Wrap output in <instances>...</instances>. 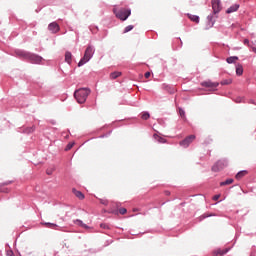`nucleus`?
<instances>
[{
  "mask_svg": "<svg viewBox=\"0 0 256 256\" xmlns=\"http://www.w3.org/2000/svg\"><path fill=\"white\" fill-rule=\"evenodd\" d=\"M91 90L87 88H80L74 92V97L77 103L83 104L87 101V97H89Z\"/></svg>",
  "mask_w": 256,
  "mask_h": 256,
  "instance_id": "obj_1",
  "label": "nucleus"
},
{
  "mask_svg": "<svg viewBox=\"0 0 256 256\" xmlns=\"http://www.w3.org/2000/svg\"><path fill=\"white\" fill-rule=\"evenodd\" d=\"M94 54H95V48H93V46L91 45H88L85 50L83 58L78 63V67H83L85 63H89V61H91V58L93 57Z\"/></svg>",
  "mask_w": 256,
  "mask_h": 256,
  "instance_id": "obj_2",
  "label": "nucleus"
},
{
  "mask_svg": "<svg viewBox=\"0 0 256 256\" xmlns=\"http://www.w3.org/2000/svg\"><path fill=\"white\" fill-rule=\"evenodd\" d=\"M113 12L117 19H120V21H127V19H129V16L131 15V10L127 8H121L118 11L117 9H114Z\"/></svg>",
  "mask_w": 256,
  "mask_h": 256,
  "instance_id": "obj_3",
  "label": "nucleus"
},
{
  "mask_svg": "<svg viewBox=\"0 0 256 256\" xmlns=\"http://www.w3.org/2000/svg\"><path fill=\"white\" fill-rule=\"evenodd\" d=\"M195 139V135H190L186 137L184 140L180 141L179 145L180 147H184V149H187L189 145H191V142Z\"/></svg>",
  "mask_w": 256,
  "mask_h": 256,
  "instance_id": "obj_4",
  "label": "nucleus"
},
{
  "mask_svg": "<svg viewBox=\"0 0 256 256\" xmlns=\"http://www.w3.org/2000/svg\"><path fill=\"white\" fill-rule=\"evenodd\" d=\"M212 9L215 14L221 11V0H212Z\"/></svg>",
  "mask_w": 256,
  "mask_h": 256,
  "instance_id": "obj_5",
  "label": "nucleus"
},
{
  "mask_svg": "<svg viewBox=\"0 0 256 256\" xmlns=\"http://www.w3.org/2000/svg\"><path fill=\"white\" fill-rule=\"evenodd\" d=\"M223 169H225V162L223 161H218L213 167H212V171H214L215 173L219 172V171H223Z\"/></svg>",
  "mask_w": 256,
  "mask_h": 256,
  "instance_id": "obj_6",
  "label": "nucleus"
},
{
  "mask_svg": "<svg viewBox=\"0 0 256 256\" xmlns=\"http://www.w3.org/2000/svg\"><path fill=\"white\" fill-rule=\"evenodd\" d=\"M48 29L49 31H51V33H58L59 24H57L56 22H52L48 25Z\"/></svg>",
  "mask_w": 256,
  "mask_h": 256,
  "instance_id": "obj_7",
  "label": "nucleus"
},
{
  "mask_svg": "<svg viewBox=\"0 0 256 256\" xmlns=\"http://www.w3.org/2000/svg\"><path fill=\"white\" fill-rule=\"evenodd\" d=\"M202 87H210L211 89H215V87H219V83L211 82V81H205V82H202Z\"/></svg>",
  "mask_w": 256,
  "mask_h": 256,
  "instance_id": "obj_8",
  "label": "nucleus"
},
{
  "mask_svg": "<svg viewBox=\"0 0 256 256\" xmlns=\"http://www.w3.org/2000/svg\"><path fill=\"white\" fill-rule=\"evenodd\" d=\"M72 193L75 195V197H77V199H80V201L85 199V194L75 188L72 189Z\"/></svg>",
  "mask_w": 256,
  "mask_h": 256,
  "instance_id": "obj_9",
  "label": "nucleus"
},
{
  "mask_svg": "<svg viewBox=\"0 0 256 256\" xmlns=\"http://www.w3.org/2000/svg\"><path fill=\"white\" fill-rule=\"evenodd\" d=\"M30 61L31 63H36L39 64L41 63V61H43V58L41 56H37V55H30Z\"/></svg>",
  "mask_w": 256,
  "mask_h": 256,
  "instance_id": "obj_10",
  "label": "nucleus"
},
{
  "mask_svg": "<svg viewBox=\"0 0 256 256\" xmlns=\"http://www.w3.org/2000/svg\"><path fill=\"white\" fill-rule=\"evenodd\" d=\"M238 10H239V4H234L226 10V13L231 14V13H235V11H238Z\"/></svg>",
  "mask_w": 256,
  "mask_h": 256,
  "instance_id": "obj_11",
  "label": "nucleus"
},
{
  "mask_svg": "<svg viewBox=\"0 0 256 256\" xmlns=\"http://www.w3.org/2000/svg\"><path fill=\"white\" fill-rule=\"evenodd\" d=\"M72 57H73V55L71 54V52H66L65 53V61L69 65H71Z\"/></svg>",
  "mask_w": 256,
  "mask_h": 256,
  "instance_id": "obj_12",
  "label": "nucleus"
},
{
  "mask_svg": "<svg viewBox=\"0 0 256 256\" xmlns=\"http://www.w3.org/2000/svg\"><path fill=\"white\" fill-rule=\"evenodd\" d=\"M229 250L228 249H225V250H221V249H218L214 252V256H223L225 255Z\"/></svg>",
  "mask_w": 256,
  "mask_h": 256,
  "instance_id": "obj_13",
  "label": "nucleus"
},
{
  "mask_svg": "<svg viewBox=\"0 0 256 256\" xmlns=\"http://www.w3.org/2000/svg\"><path fill=\"white\" fill-rule=\"evenodd\" d=\"M236 75H239V76L243 75V65L237 64V66H236Z\"/></svg>",
  "mask_w": 256,
  "mask_h": 256,
  "instance_id": "obj_14",
  "label": "nucleus"
},
{
  "mask_svg": "<svg viewBox=\"0 0 256 256\" xmlns=\"http://www.w3.org/2000/svg\"><path fill=\"white\" fill-rule=\"evenodd\" d=\"M153 137L156 141H158V143H166L167 142V140H165V138H163L157 134H154Z\"/></svg>",
  "mask_w": 256,
  "mask_h": 256,
  "instance_id": "obj_15",
  "label": "nucleus"
},
{
  "mask_svg": "<svg viewBox=\"0 0 256 256\" xmlns=\"http://www.w3.org/2000/svg\"><path fill=\"white\" fill-rule=\"evenodd\" d=\"M227 63L231 64V63H235V61H239V57L237 56H231V57H228L226 59Z\"/></svg>",
  "mask_w": 256,
  "mask_h": 256,
  "instance_id": "obj_16",
  "label": "nucleus"
},
{
  "mask_svg": "<svg viewBox=\"0 0 256 256\" xmlns=\"http://www.w3.org/2000/svg\"><path fill=\"white\" fill-rule=\"evenodd\" d=\"M245 175H247V171L246 170H243V171H240L236 174V179H243V177H245Z\"/></svg>",
  "mask_w": 256,
  "mask_h": 256,
  "instance_id": "obj_17",
  "label": "nucleus"
},
{
  "mask_svg": "<svg viewBox=\"0 0 256 256\" xmlns=\"http://www.w3.org/2000/svg\"><path fill=\"white\" fill-rule=\"evenodd\" d=\"M188 17H189V19L192 20L194 23H199V16L188 14Z\"/></svg>",
  "mask_w": 256,
  "mask_h": 256,
  "instance_id": "obj_18",
  "label": "nucleus"
},
{
  "mask_svg": "<svg viewBox=\"0 0 256 256\" xmlns=\"http://www.w3.org/2000/svg\"><path fill=\"white\" fill-rule=\"evenodd\" d=\"M117 77H121V72H112L110 74V79H117Z\"/></svg>",
  "mask_w": 256,
  "mask_h": 256,
  "instance_id": "obj_19",
  "label": "nucleus"
},
{
  "mask_svg": "<svg viewBox=\"0 0 256 256\" xmlns=\"http://www.w3.org/2000/svg\"><path fill=\"white\" fill-rule=\"evenodd\" d=\"M233 183V179H227L226 181H224V182H221L220 183V186L221 187H223V186H225V185H231Z\"/></svg>",
  "mask_w": 256,
  "mask_h": 256,
  "instance_id": "obj_20",
  "label": "nucleus"
},
{
  "mask_svg": "<svg viewBox=\"0 0 256 256\" xmlns=\"http://www.w3.org/2000/svg\"><path fill=\"white\" fill-rule=\"evenodd\" d=\"M149 117H151L149 112H143L141 115V119H143L144 121H147V119H149Z\"/></svg>",
  "mask_w": 256,
  "mask_h": 256,
  "instance_id": "obj_21",
  "label": "nucleus"
},
{
  "mask_svg": "<svg viewBox=\"0 0 256 256\" xmlns=\"http://www.w3.org/2000/svg\"><path fill=\"white\" fill-rule=\"evenodd\" d=\"M211 143H213V138L211 136H208L205 140H204V145H211Z\"/></svg>",
  "mask_w": 256,
  "mask_h": 256,
  "instance_id": "obj_22",
  "label": "nucleus"
},
{
  "mask_svg": "<svg viewBox=\"0 0 256 256\" xmlns=\"http://www.w3.org/2000/svg\"><path fill=\"white\" fill-rule=\"evenodd\" d=\"M45 227H48L49 229H55L57 227V224L46 222L44 223Z\"/></svg>",
  "mask_w": 256,
  "mask_h": 256,
  "instance_id": "obj_23",
  "label": "nucleus"
},
{
  "mask_svg": "<svg viewBox=\"0 0 256 256\" xmlns=\"http://www.w3.org/2000/svg\"><path fill=\"white\" fill-rule=\"evenodd\" d=\"M74 145H75L74 142L67 144V146H66V148H65V151H71V149H73V146H74Z\"/></svg>",
  "mask_w": 256,
  "mask_h": 256,
  "instance_id": "obj_24",
  "label": "nucleus"
},
{
  "mask_svg": "<svg viewBox=\"0 0 256 256\" xmlns=\"http://www.w3.org/2000/svg\"><path fill=\"white\" fill-rule=\"evenodd\" d=\"M76 225H80V227H84V229H87V225L84 224L81 220H76Z\"/></svg>",
  "mask_w": 256,
  "mask_h": 256,
  "instance_id": "obj_25",
  "label": "nucleus"
},
{
  "mask_svg": "<svg viewBox=\"0 0 256 256\" xmlns=\"http://www.w3.org/2000/svg\"><path fill=\"white\" fill-rule=\"evenodd\" d=\"M179 115H180V117H182V119H186L185 110H183L182 108H179Z\"/></svg>",
  "mask_w": 256,
  "mask_h": 256,
  "instance_id": "obj_26",
  "label": "nucleus"
},
{
  "mask_svg": "<svg viewBox=\"0 0 256 256\" xmlns=\"http://www.w3.org/2000/svg\"><path fill=\"white\" fill-rule=\"evenodd\" d=\"M129 31H133V25H129L124 29V33H129Z\"/></svg>",
  "mask_w": 256,
  "mask_h": 256,
  "instance_id": "obj_27",
  "label": "nucleus"
},
{
  "mask_svg": "<svg viewBox=\"0 0 256 256\" xmlns=\"http://www.w3.org/2000/svg\"><path fill=\"white\" fill-rule=\"evenodd\" d=\"M53 171H55V168H48V169L46 170V173H47L48 175H53Z\"/></svg>",
  "mask_w": 256,
  "mask_h": 256,
  "instance_id": "obj_28",
  "label": "nucleus"
},
{
  "mask_svg": "<svg viewBox=\"0 0 256 256\" xmlns=\"http://www.w3.org/2000/svg\"><path fill=\"white\" fill-rule=\"evenodd\" d=\"M33 131H35V126L26 129V133H33Z\"/></svg>",
  "mask_w": 256,
  "mask_h": 256,
  "instance_id": "obj_29",
  "label": "nucleus"
},
{
  "mask_svg": "<svg viewBox=\"0 0 256 256\" xmlns=\"http://www.w3.org/2000/svg\"><path fill=\"white\" fill-rule=\"evenodd\" d=\"M221 85H231V80H223Z\"/></svg>",
  "mask_w": 256,
  "mask_h": 256,
  "instance_id": "obj_30",
  "label": "nucleus"
},
{
  "mask_svg": "<svg viewBox=\"0 0 256 256\" xmlns=\"http://www.w3.org/2000/svg\"><path fill=\"white\" fill-rule=\"evenodd\" d=\"M119 213L120 215H125V213H127V210L125 208H120Z\"/></svg>",
  "mask_w": 256,
  "mask_h": 256,
  "instance_id": "obj_31",
  "label": "nucleus"
},
{
  "mask_svg": "<svg viewBox=\"0 0 256 256\" xmlns=\"http://www.w3.org/2000/svg\"><path fill=\"white\" fill-rule=\"evenodd\" d=\"M144 77H145L146 79H149V78L151 77V72H146V73L144 74Z\"/></svg>",
  "mask_w": 256,
  "mask_h": 256,
  "instance_id": "obj_32",
  "label": "nucleus"
},
{
  "mask_svg": "<svg viewBox=\"0 0 256 256\" xmlns=\"http://www.w3.org/2000/svg\"><path fill=\"white\" fill-rule=\"evenodd\" d=\"M100 203L102 204V205H108V201L107 200H103V199H101L100 200Z\"/></svg>",
  "mask_w": 256,
  "mask_h": 256,
  "instance_id": "obj_33",
  "label": "nucleus"
},
{
  "mask_svg": "<svg viewBox=\"0 0 256 256\" xmlns=\"http://www.w3.org/2000/svg\"><path fill=\"white\" fill-rule=\"evenodd\" d=\"M100 227H102V229H109V226H107V224H101Z\"/></svg>",
  "mask_w": 256,
  "mask_h": 256,
  "instance_id": "obj_34",
  "label": "nucleus"
},
{
  "mask_svg": "<svg viewBox=\"0 0 256 256\" xmlns=\"http://www.w3.org/2000/svg\"><path fill=\"white\" fill-rule=\"evenodd\" d=\"M219 197H221V195H215V196L213 197L214 201H219Z\"/></svg>",
  "mask_w": 256,
  "mask_h": 256,
  "instance_id": "obj_35",
  "label": "nucleus"
},
{
  "mask_svg": "<svg viewBox=\"0 0 256 256\" xmlns=\"http://www.w3.org/2000/svg\"><path fill=\"white\" fill-rule=\"evenodd\" d=\"M244 45H248L249 46V39H245L244 40Z\"/></svg>",
  "mask_w": 256,
  "mask_h": 256,
  "instance_id": "obj_36",
  "label": "nucleus"
},
{
  "mask_svg": "<svg viewBox=\"0 0 256 256\" xmlns=\"http://www.w3.org/2000/svg\"><path fill=\"white\" fill-rule=\"evenodd\" d=\"M251 48H252L253 53H256V46H252Z\"/></svg>",
  "mask_w": 256,
  "mask_h": 256,
  "instance_id": "obj_37",
  "label": "nucleus"
},
{
  "mask_svg": "<svg viewBox=\"0 0 256 256\" xmlns=\"http://www.w3.org/2000/svg\"><path fill=\"white\" fill-rule=\"evenodd\" d=\"M165 195H171V192L165 191Z\"/></svg>",
  "mask_w": 256,
  "mask_h": 256,
  "instance_id": "obj_38",
  "label": "nucleus"
},
{
  "mask_svg": "<svg viewBox=\"0 0 256 256\" xmlns=\"http://www.w3.org/2000/svg\"><path fill=\"white\" fill-rule=\"evenodd\" d=\"M4 185H9V183H4Z\"/></svg>",
  "mask_w": 256,
  "mask_h": 256,
  "instance_id": "obj_39",
  "label": "nucleus"
},
{
  "mask_svg": "<svg viewBox=\"0 0 256 256\" xmlns=\"http://www.w3.org/2000/svg\"><path fill=\"white\" fill-rule=\"evenodd\" d=\"M133 211H137V209H133Z\"/></svg>",
  "mask_w": 256,
  "mask_h": 256,
  "instance_id": "obj_40",
  "label": "nucleus"
},
{
  "mask_svg": "<svg viewBox=\"0 0 256 256\" xmlns=\"http://www.w3.org/2000/svg\"><path fill=\"white\" fill-rule=\"evenodd\" d=\"M205 217H209V216H204V219H205Z\"/></svg>",
  "mask_w": 256,
  "mask_h": 256,
  "instance_id": "obj_41",
  "label": "nucleus"
}]
</instances>
